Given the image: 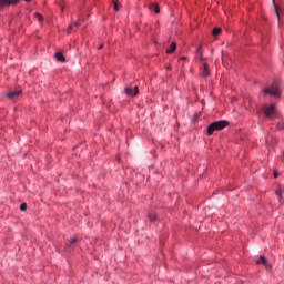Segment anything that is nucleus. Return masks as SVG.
Wrapping results in <instances>:
<instances>
[{"label": "nucleus", "mask_w": 284, "mask_h": 284, "mask_svg": "<svg viewBox=\"0 0 284 284\" xmlns=\"http://www.w3.org/2000/svg\"><path fill=\"white\" fill-rule=\"evenodd\" d=\"M227 125H230V122L225 120L213 122L207 126V134L212 135L214 132H221V130L227 128Z\"/></svg>", "instance_id": "1"}, {"label": "nucleus", "mask_w": 284, "mask_h": 284, "mask_svg": "<svg viewBox=\"0 0 284 284\" xmlns=\"http://www.w3.org/2000/svg\"><path fill=\"white\" fill-rule=\"evenodd\" d=\"M264 94H270V97L275 98L281 97V89L278 88V83H274L271 87L264 89Z\"/></svg>", "instance_id": "2"}, {"label": "nucleus", "mask_w": 284, "mask_h": 284, "mask_svg": "<svg viewBox=\"0 0 284 284\" xmlns=\"http://www.w3.org/2000/svg\"><path fill=\"white\" fill-rule=\"evenodd\" d=\"M264 114L267 119H272V116H276V105L271 104L264 106Z\"/></svg>", "instance_id": "3"}, {"label": "nucleus", "mask_w": 284, "mask_h": 284, "mask_svg": "<svg viewBox=\"0 0 284 284\" xmlns=\"http://www.w3.org/2000/svg\"><path fill=\"white\" fill-rule=\"evenodd\" d=\"M257 265H263L265 266L266 270H272V264L267 261V257L261 255L260 258L257 260Z\"/></svg>", "instance_id": "4"}, {"label": "nucleus", "mask_w": 284, "mask_h": 284, "mask_svg": "<svg viewBox=\"0 0 284 284\" xmlns=\"http://www.w3.org/2000/svg\"><path fill=\"white\" fill-rule=\"evenodd\" d=\"M19 3V0H0V8H8Z\"/></svg>", "instance_id": "5"}, {"label": "nucleus", "mask_w": 284, "mask_h": 284, "mask_svg": "<svg viewBox=\"0 0 284 284\" xmlns=\"http://www.w3.org/2000/svg\"><path fill=\"white\" fill-rule=\"evenodd\" d=\"M125 94H128L129 97H136V94H139V87H126L125 88Z\"/></svg>", "instance_id": "6"}, {"label": "nucleus", "mask_w": 284, "mask_h": 284, "mask_svg": "<svg viewBox=\"0 0 284 284\" xmlns=\"http://www.w3.org/2000/svg\"><path fill=\"white\" fill-rule=\"evenodd\" d=\"M19 94H21V90L17 89V90L9 91L7 93V97H8V99H17V97H19Z\"/></svg>", "instance_id": "7"}, {"label": "nucleus", "mask_w": 284, "mask_h": 284, "mask_svg": "<svg viewBox=\"0 0 284 284\" xmlns=\"http://www.w3.org/2000/svg\"><path fill=\"white\" fill-rule=\"evenodd\" d=\"M273 3H274V8H275L277 19H278V21H281V12H283V9L278 4H276V0H273Z\"/></svg>", "instance_id": "8"}, {"label": "nucleus", "mask_w": 284, "mask_h": 284, "mask_svg": "<svg viewBox=\"0 0 284 284\" xmlns=\"http://www.w3.org/2000/svg\"><path fill=\"white\" fill-rule=\"evenodd\" d=\"M149 8H150V10L155 12V14H159L161 12V8H159V3H152V4H150Z\"/></svg>", "instance_id": "9"}, {"label": "nucleus", "mask_w": 284, "mask_h": 284, "mask_svg": "<svg viewBox=\"0 0 284 284\" xmlns=\"http://www.w3.org/2000/svg\"><path fill=\"white\" fill-rule=\"evenodd\" d=\"M202 74L204 77H210V67L205 62L203 63Z\"/></svg>", "instance_id": "10"}, {"label": "nucleus", "mask_w": 284, "mask_h": 284, "mask_svg": "<svg viewBox=\"0 0 284 284\" xmlns=\"http://www.w3.org/2000/svg\"><path fill=\"white\" fill-rule=\"evenodd\" d=\"M176 51V44H175V42H172L171 44H170V48L166 50V54H172V53H174Z\"/></svg>", "instance_id": "11"}, {"label": "nucleus", "mask_w": 284, "mask_h": 284, "mask_svg": "<svg viewBox=\"0 0 284 284\" xmlns=\"http://www.w3.org/2000/svg\"><path fill=\"white\" fill-rule=\"evenodd\" d=\"M54 57H55L57 61H60V63H63V61H65V57H63V53H61V52H57L54 54Z\"/></svg>", "instance_id": "12"}, {"label": "nucleus", "mask_w": 284, "mask_h": 284, "mask_svg": "<svg viewBox=\"0 0 284 284\" xmlns=\"http://www.w3.org/2000/svg\"><path fill=\"white\" fill-rule=\"evenodd\" d=\"M77 243V237H71L68 242H67V250H70V247H72V245H74Z\"/></svg>", "instance_id": "13"}, {"label": "nucleus", "mask_w": 284, "mask_h": 284, "mask_svg": "<svg viewBox=\"0 0 284 284\" xmlns=\"http://www.w3.org/2000/svg\"><path fill=\"white\" fill-rule=\"evenodd\" d=\"M221 32H222V29L219 28V27H215V28L213 29L212 34H213V37H219V34H221Z\"/></svg>", "instance_id": "14"}, {"label": "nucleus", "mask_w": 284, "mask_h": 284, "mask_svg": "<svg viewBox=\"0 0 284 284\" xmlns=\"http://www.w3.org/2000/svg\"><path fill=\"white\" fill-rule=\"evenodd\" d=\"M34 17H36V19H38V21H40V23L43 22V16L41 13L36 12Z\"/></svg>", "instance_id": "15"}, {"label": "nucleus", "mask_w": 284, "mask_h": 284, "mask_svg": "<svg viewBox=\"0 0 284 284\" xmlns=\"http://www.w3.org/2000/svg\"><path fill=\"white\" fill-rule=\"evenodd\" d=\"M80 26V22L79 21H75L73 24H71L68 29V32H70L73 28H79Z\"/></svg>", "instance_id": "16"}, {"label": "nucleus", "mask_w": 284, "mask_h": 284, "mask_svg": "<svg viewBox=\"0 0 284 284\" xmlns=\"http://www.w3.org/2000/svg\"><path fill=\"white\" fill-rule=\"evenodd\" d=\"M149 220L151 223H154V221H156V215L154 213H150L149 214Z\"/></svg>", "instance_id": "17"}, {"label": "nucleus", "mask_w": 284, "mask_h": 284, "mask_svg": "<svg viewBox=\"0 0 284 284\" xmlns=\"http://www.w3.org/2000/svg\"><path fill=\"white\" fill-rule=\"evenodd\" d=\"M201 47L202 45H200V48L197 49V57H199V59H200V61H203V52L201 51Z\"/></svg>", "instance_id": "18"}, {"label": "nucleus", "mask_w": 284, "mask_h": 284, "mask_svg": "<svg viewBox=\"0 0 284 284\" xmlns=\"http://www.w3.org/2000/svg\"><path fill=\"white\" fill-rule=\"evenodd\" d=\"M113 10H115V12H119V2L116 0H113Z\"/></svg>", "instance_id": "19"}, {"label": "nucleus", "mask_w": 284, "mask_h": 284, "mask_svg": "<svg viewBox=\"0 0 284 284\" xmlns=\"http://www.w3.org/2000/svg\"><path fill=\"white\" fill-rule=\"evenodd\" d=\"M20 210H21V212H26V210H28V204L22 203V204L20 205Z\"/></svg>", "instance_id": "20"}, {"label": "nucleus", "mask_w": 284, "mask_h": 284, "mask_svg": "<svg viewBox=\"0 0 284 284\" xmlns=\"http://www.w3.org/2000/svg\"><path fill=\"white\" fill-rule=\"evenodd\" d=\"M281 194H283V189L280 187V191L277 192V196L281 199Z\"/></svg>", "instance_id": "21"}, {"label": "nucleus", "mask_w": 284, "mask_h": 284, "mask_svg": "<svg viewBox=\"0 0 284 284\" xmlns=\"http://www.w3.org/2000/svg\"><path fill=\"white\" fill-rule=\"evenodd\" d=\"M274 178L278 179V171H274Z\"/></svg>", "instance_id": "22"}, {"label": "nucleus", "mask_w": 284, "mask_h": 284, "mask_svg": "<svg viewBox=\"0 0 284 284\" xmlns=\"http://www.w3.org/2000/svg\"><path fill=\"white\" fill-rule=\"evenodd\" d=\"M23 1H26V3H30L32 0H23Z\"/></svg>", "instance_id": "23"}, {"label": "nucleus", "mask_w": 284, "mask_h": 284, "mask_svg": "<svg viewBox=\"0 0 284 284\" xmlns=\"http://www.w3.org/2000/svg\"><path fill=\"white\" fill-rule=\"evenodd\" d=\"M101 48H103V45H101V47L99 48V50H101Z\"/></svg>", "instance_id": "24"}]
</instances>
